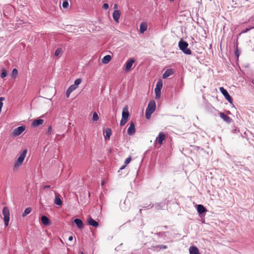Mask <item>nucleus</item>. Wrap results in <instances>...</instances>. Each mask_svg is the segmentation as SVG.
<instances>
[{"mask_svg":"<svg viewBox=\"0 0 254 254\" xmlns=\"http://www.w3.org/2000/svg\"><path fill=\"white\" fill-rule=\"evenodd\" d=\"M156 110V103L153 100L149 101L148 106L145 111V118L146 119H149L151 115Z\"/></svg>","mask_w":254,"mask_h":254,"instance_id":"nucleus-1","label":"nucleus"},{"mask_svg":"<svg viewBox=\"0 0 254 254\" xmlns=\"http://www.w3.org/2000/svg\"><path fill=\"white\" fill-rule=\"evenodd\" d=\"M188 43L181 39L178 43V46L180 50H181L185 54L190 55L191 54V50L188 48Z\"/></svg>","mask_w":254,"mask_h":254,"instance_id":"nucleus-2","label":"nucleus"},{"mask_svg":"<svg viewBox=\"0 0 254 254\" xmlns=\"http://www.w3.org/2000/svg\"><path fill=\"white\" fill-rule=\"evenodd\" d=\"M27 153V149L24 150L20 154L19 156L15 161L14 167H19L22 165Z\"/></svg>","mask_w":254,"mask_h":254,"instance_id":"nucleus-3","label":"nucleus"},{"mask_svg":"<svg viewBox=\"0 0 254 254\" xmlns=\"http://www.w3.org/2000/svg\"><path fill=\"white\" fill-rule=\"evenodd\" d=\"M2 213L3 215L4 225L5 226H7L9 221V210L8 208L6 206L4 207Z\"/></svg>","mask_w":254,"mask_h":254,"instance_id":"nucleus-4","label":"nucleus"},{"mask_svg":"<svg viewBox=\"0 0 254 254\" xmlns=\"http://www.w3.org/2000/svg\"><path fill=\"white\" fill-rule=\"evenodd\" d=\"M163 86L162 81L161 79H159L156 85V87L155 88V99H159L161 96V90Z\"/></svg>","mask_w":254,"mask_h":254,"instance_id":"nucleus-5","label":"nucleus"},{"mask_svg":"<svg viewBox=\"0 0 254 254\" xmlns=\"http://www.w3.org/2000/svg\"><path fill=\"white\" fill-rule=\"evenodd\" d=\"M219 90L223 95L225 97V99L230 103H232L233 99L230 96L227 91L223 87H220Z\"/></svg>","mask_w":254,"mask_h":254,"instance_id":"nucleus-6","label":"nucleus"},{"mask_svg":"<svg viewBox=\"0 0 254 254\" xmlns=\"http://www.w3.org/2000/svg\"><path fill=\"white\" fill-rule=\"evenodd\" d=\"M26 127L24 126H22L15 128L12 131V135L16 136L21 134L25 129Z\"/></svg>","mask_w":254,"mask_h":254,"instance_id":"nucleus-7","label":"nucleus"},{"mask_svg":"<svg viewBox=\"0 0 254 254\" xmlns=\"http://www.w3.org/2000/svg\"><path fill=\"white\" fill-rule=\"evenodd\" d=\"M166 135L163 132H160L156 137L155 141L157 142L160 145L162 144L163 141L166 139Z\"/></svg>","mask_w":254,"mask_h":254,"instance_id":"nucleus-8","label":"nucleus"},{"mask_svg":"<svg viewBox=\"0 0 254 254\" xmlns=\"http://www.w3.org/2000/svg\"><path fill=\"white\" fill-rule=\"evenodd\" d=\"M135 62V60L133 58L129 59L126 63L125 71L128 72L130 71L133 64Z\"/></svg>","mask_w":254,"mask_h":254,"instance_id":"nucleus-9","label":"nucleus"},{"mask_svg":"<svg viewBox=\"0 0 254 254\" xmlns=\"http://www.w3.org/2000/svg\"><path fill=\"white\" fill-rule=\"evenodd\" d=\"M129 135H133L135 132V127L133 122L130 123L129 127L127 130Z\"/></svg>","mask_w":254,"mask_h":254,"instance_id":"nucleus-10","label":"nucleus"},{"mask_svg":"<svg viewBox=\"0 0 254 254\" xmlns=\"http://www.w3.org/2000/svg\"><path fill=\"white\" fill-rule=\"evenodd\" d=\"M219 115L220 116V117L226 123H228V124H230V123H231V122L232 121V119L226 116V115H225L222 112H220L219 113Z\"/></svg>","mask_w":254,"mask_h":254,"instance_id":"nucleus-11","label":"nucleus"},{"mask_svg":"<svg viewBox=\"0 0 254 254\" xmlns=\"http://www.w3.org/2000/svg\"><path fill=\"white\" fill-rule=\"evenodd\" d=\"M122 118L128 120V118L129 116V114L128 111V106L126 105L123 109L122 112Z\"/></svg>","mask_w":254,"mask_h":254,"instance_id":"nucleus-12","label":"nucleus"},{"mask_svg":"<svg viewBox=\"0 0 254 254\" xmlns=\"http://www.w3.org/2000/svg\"><path fill=\"white\" fill-rule=\"evenodd\" d=\"M87 221L88 225L90 226H93L94 227H97L99 226L98 222L92 219L90 216L88 218Z\"/></svg>","mask_w":254,"mask_h":254,"instance_id":"nucleus-13","label":"nucleus"},{"mask_svg":"<svg viewBox=\"0 0 254 254\" xmlns=\"http://www.w3.org/2000/svg\"><path fill=\"white\" fill-rule=\"evenodd\" d=\"M121 16V12L119 10H115L113 13V17L114 20L117 23L119 22V20Z\"/></svg>","mask_w":254,"mask_h":254,"instance_id":"nucleus-14","label":"nucleus"},{"mask_svg":"<svg viewBox=\"0 0 254 254\" xmlns=\"http://www.w3.org/2000/svg\"><path fill=\"white\" fill-rule=\"evenodd\" d=\"M175 73V71L172 68H169L167 69L163 74V78L165 79L168 77L169 76Z\"/></svg>","mask_w":254,"mask_h":254,"instance_id":"nucleus-15","label":"nucleus"},{"mask_svg":"<svg viewBox=\"0 0 254 254\" xmlns=\"http://www.w3.org/2000/svg\"><path fill=\"white\" fill-rule=\"evenodd\" d=\"M112 131L110 128H107L105 131H104V138L105 140H109L111 135H112Z\"/></svg>","mask_w":254,"mask_h":254,"instance_id":"nucleus-16","label":"nucleus"},{"mask_svg":"<svg viewBox=\"0 0 254 254\" xmlns=\"http://www.w3.org/2000/svg\"><path fill=\"white\" fill-rule=\"evenodd\" d=\"M41 220L42 224L45 226H49L51 224L49 218L45 215L42 216Z\"/></svg>","mask_w":254,"mask_h":254,"instance_id":"nucleus-17","label":"nucleus"},{"mask_svg":"<svg viewBox=\"0 0 254 254\" xmlns=\"http://www.w3.org/2000/svg\"><path fill=\"white\" fill-rule=\"evenodd\" d=\"M54 203L59 206H62L63 202L62 199H61V196L60 194L57 193L55 194Z\"/></svg>","mask_w":254,"mask_h":254,"instance_id":"nucleus-18","label":"nucleus"},{"mask_svg":"<svg viewBox=\"0 0 254 254\" xmlns=\"http://www.w3.org/2000/svg\"><path fill=\"white\" fill-rule=\"evenodd\" d=\"M73 222L76 224L78 228L82 229L83 228V223L81 219L76 218L74 220Z\"/></svg>","mask_w":254,"mask_h":254,"instance_id":"nucleus-19","label":"nucleus"},{"mask_svg":"<svg viewBox=\"0 0 254 254\" xmlns=\"http://www.w3.org/2000/svg\"><path fill=\"white\" fill-rule=\"evenodd\" d=\"M147 29V24L146 22H141L140 25L139 31L143 34Z\"/></svg>","mask_w":254,"mask_h":254,"instance_id":"nucleus-20","label":"nucleus"},{"mask_svg":"<svg viewBox=\"0 0 254 254\" xmlns=\"http://www.w3.org/2000/svg\"><path fill=\"white\" fill-rule=\"evenodd\" d=\"M190 254H200L198 248L195 246H191L189 249Z\"/></svg>","mask_w":254,"mask_h":254,"instance_id":"nucleus-21","label":"nucleus"},{"mask_svg":"<svg viewBox=\"0 0 254 254\" xmlns=\"http://www.w3.org/2000/svg\"><path fill=\"white\" fill-rule=\"evenodd\" d=\"M44 123V120H42V119H37V120H35L32 124V126L34 127H37L38 126H39V125H41L42 124H43V123Z\"/></svg>","mask_w":254,"mask_h":254,"instance_id":"nucleus-22","label":"nucleus"},{"mask_svg":"<svg viewBox=\"0 0 254 254\" xmlns=\"http://www.w3.org/2000/svg\"><path fill=\"white\" fill-rule=\"evenodd\" d=\"M197 211L199 214H201L206 212L207 210L203 205L198 204L197 206Z\"/></svg>","mask_w":254,"mask_h":254,"instance_id":"nucleus-23","label":"nucleus"},{"mask_svg":"<svg viewBox=\"0 0 254 254\" xmlns=\"http://www.w3.org/2000/svg\"><path fill=\"white\" fill-rule=\"evenodd\" d=\"M167 246L166 245H158L155 246H152L151 249L154 251H159L161 249H166Z\"/></svg>","mask_w":254,"mask_h":254,"instance_id":"nucleus-24","label":"nucleus"},{"mask_svg":"<svg viewBox=\"0 0 254 254\" xmlns=\"http://www.w3.org/2000/svg\"><path fill=\"white\" fill-rule=\"evenodd\" d=\"M111 56L110 55H106L105 56H104L102 60V62L103 64H108V63H109V62L111 61Z\"/></svg>","mask_w":254,"mask_h":254,"instance_id":"nucleus-25","label":"nucleus"},{"mask_svg":"<svg viewBox=\"0 0 254 254\" xmlns=\"http://www.w3.org/2000/svg\"><path fill=\"white\" fill-rule=\"evenodd\" d=\"M76 89L74 88V87L72 86V85H70L68 89L66 90V96L67 98H68L70 94L73 91Z\"/></svg>","mask_w":254,"mask_h":254,"instance_id":"nucleus-26","label":"nucleus"},{"mask_svg":"<svg viewBox=\"0 0 254 254\" xmlns=\"http://www.w3.org/2000/svg\"><path fill=\"white\" fill-rule=\"evenodd\" d=\"M32 211V208L31 207H27L26 208L24 212L22 213V217H25L26 215H27L28 214H29Z\"/></svg>","mask_w":254,"mask_h":254,"instance_id":"nucleus-27","label":"nucleus"},{"mask_svg":"<svg viewBox=\"0 0 254 254\" xmlns=\"http://www.w3.org/2000/svg\"><path fill=\"white\" fill-rule=\"evenodd\" d=\"M82 82V79L81 78H78L75 80L74 84L71 85L72 86L74 87L75 89L77 88L78 85L81 83Z\"/></svg>","mask_w":254,"mask_h":254,"instance_id":"nucleus-28","label":"nucleus"},{"mask_svg":"<svg viewBox=\"0 0 254 254\" xmlns=\"http://www.w3.org/2000/svg\"><path fill=\"white\" fill-rule=\"evenodd\" d=\"M63 50L61 48H59L56 49L55 52V57H58L61 54L63 53Z\"/></svg>","mask_w":254,"mask_h":254,"instance_id":"nucleus-29","label":"nucleus"},{"mask_svg":"<svg viewBox=\"0 0 254 254\" xmlns=\"http://www.w3.org/2000/svg\"><path fill=\"white\" fill-rule=\"evenodd\" d=\"M7 75V71L4 68H1V73L0 75V77L2 78H4Z\"/></svg>","mask_w":254,"mask_h":254,"instance_id":"nucleus-30","label":"nucleus"},{"mask_svg":"<svg viewBox=\"0 0 254 254\" xmlns=\"http://www.w3.org/2000/svg\"><path fill=\"white\" fill-rule=\"evenodd\" d=\"M99 120V117L96 112H94L93 114L92 121L94 122L97 121Z\"/></svg>","mask_w":254,"mask_h":254,"instance_id":"nucleus-31","label":"nucleus"},{"mask_svg":"<svg viewBox=\"0 0 254 254\" xmlns=\"http://www.w3.org/2000/svg\"><path fill=\"white\" fill-rule=\"evenodd\" d=\"M253 28H254V26L253 27H250L247 28H246V29H245V30H244L242 31L241 32L240 34H241L245 33H246V32H248V31H249L251 29H253Z\"/></svg>","mask_w":254,"mask_h":254,"instance_id":"nucleus-32","label":"nucleus"},{"mask_svg":"<svg viewBox=\"0 0 254 254\" xmlns=\"http://www.w3.org/2000/svg\"><path fill=\"white\" fill-rule=\"evenodd\" d=\"M18 74V70L16 68L13 69L12 71V76L15 77Z\"/></svg>","mask_w":254,"mask_h":254,"instance_id":"nucleus-33","label":"nucleus"},{"mask_svg":"<svg viewBox=\"0 0 254 254\" xmlns=\"http://www.w3.org/2000/svg\"><path fill=\"white\" fill-rule=\"evenodd\" d=\"M235 56L238 58L240 55V52L239 51L238 48V44H236V48L235 50Z\"/></svg>","mask_w":254,"mask_h":254,"instance_id":"nucleus-34","label":"nucleus"},{"mask_svg":"<svg viewBox=\"0 0 254 254\" xmlns=\"http://www.w3.org/2000/svg\"><path fill=\"white\" fill-rule=\"evenodd\" d=\"M127 120L122 118L121 121L120 122V126H124L127 123Z\"/></svg>","mask_w":254,"mask_h":254,"instance_id":"nucleus-35","label":"nucleus"},{"mask_svg":"<svg viewBox=\"0 0 254 254\" xmlns=\"http://www.w3.org/2000/svg\"><path fill=\"white\" fill-rule=\"evenodd\" d=\"M127 120L122 118L121 121L120 122V126H124L127 123Z\"/></svg>","mask_w":254,"mask_h":254,"instance_id":"nucleus-36","label":"nucleus"},{"mask_svg":"<svg viewBox=\"0 0 254 254\" xmlns=\"http://www.w3.org/2000/svg\"><path fill=\"white\" fill-rule=\"evenodd\" d=\"M131 160V157L129 156L128 158H127L125 161V164L127 165L128 164H129Z\"/></svg>","mask_w":254,"mask_h":254,"instance_id":"nucleus-37","label":"nucleus"},{"mask_svg":"<svg viewBox=\"0 0 254 254\" xmlns=\"http://www.w3.org/2000/svg\"><path fill=\"white\" fill-rule=\"evenodd\" d=\"M62 6L64 8H66L68 6V3L66 0H64L63 2Z\"/></svg>","mask_w":254,"mask_h":254,"instance_id":"nucleus-38","label":"nucleus"},{"mask_svg":"<svg viewBox=\"0 0 254 254\" xmlns=\"http://www.w3.org/2000/svg\"><path fill=\"white\" fill-rule=\"evenodd\" d=\"M52 131V126H50L48 127V128L46 133L48 134H50L51 133Z\"/></svg>","mask_w":254,"mask_h":254,"instance_id":"nucleus-39","label":"nucleus"},{"mask_svg":"<svg viewBox=\"0 0 254 254\" xmlns=\"http://www.w3.org/2000/svg\"><path fill=\"white\" fill-rule=\"evenodd\" d=\"M109 8V4L108 3H104L103 5V8L104 9H107Z\"/></svg>","mask_w":254,"mask_h":254,"instance_id":"nucleus-40","label":"nucleus"},{"mask_svg":"<svg viewBox=\"0 0 254 254\" xmlns=\"http://www.w3.org/2000/svg\"><path fill=\"white\" fill-rule=\"evenodd\" d=\"M165 234V232H159V233H156L155 234L157 236H163L164 234Z\"/></svg>","mask_w":254,"mask_h":254,"instance_id":"nucleus-41","label":"nucleus"},{"mask_svg":"<svg viewBox=\"0 0 254 254\" xmlns=\"http://www.w3.org/2000/svg\"><path fill=\"white\" fill-rule=\"evenodd\" d=\"M51 188V186H50V185H45V186H44L43 187V189L44 190H45V189H49V188Z\"/></svg>","mask_w":254,"mask_h":254,"instance_id":"nucleus-42","label":"nucleus"},{"mask_svg":"<svg viewBox=\"0 0 254 254\" xmlns=\"http://www.w3.org/2000/svg\"><path fill=\"white\" fill-rule=\"evenodd\" d=\"M126 166H127V165H126V164H124V165L120 167V170H122L124 169Z\"/></svg>","mask_w":254,"mask_h":254,"instance_id":"nucleus-43","label":"nucleus"},{"mask_svg":"<svg viewBox=\"0 0 254 254\" xmlns=\"http://www.w3.org/2000/svg\"><path fill=\"white\" fill-rule=\"evenodd\" d=\"M73 240V237L72 236H70V237H69L68 238V240L71 241Z\"/></svg>","mask_w":254,"mask_h":254,"instance_id":"nucleus-44","label":"nucleus"},{"mask_svg":"<svg viewBox=\"0 0 254 254\" xmlns=\"http://www.w3.org/2000/svg\"><path fill=\"white\" fill-rule=\"evenodd\" d=\"M118 8V5L117 4H115L114 5V8L117 9Z\"/></svg>","mask_w":254,"mask_h":254,"instance_id":"nucleus-45","label":"nucleus"},{"mask_svg":"<svg viewBox=\"0 0 254 254\" xmlns=\"http://www.w3.org/2000/svg\"><path fill=\"white\" fill-rule=\"evenodd\" d=\"M104 184H105L104 181H102L101 182V186H103L104 185Z\"/></svg>","mask_w":254,"mask_h":254,"instance_id":"nucleus-46","label":"nucleus"},{"mask_svg":"<svg viewBox=\"0 0 254 254\" xmlns=\"http://www.w3.org/2000/svg\"><path fill=\"white\" fill-rule=\"evenodd\" d=\"M198 149H200L201 150H203V148H200V147H196Z\"/></svg>","mask_w":254,"mask_h":254,"instance_id":"nucleus-47","label":"nucleus"},{"mask_svg":"<svg viewBox=\"0 0 254 254\" xmlns=\"http://www.w3.org/2000/svg\"><path fill=\"white\" fill-rule=\"evenodd\" d=\"M159 207H160V204H156Z\"/></svg>","mask_w":254,"mask_h":254,"instance_id":"nucleus-48","label":"nucleus"},{"mask_svg":"<svg viewBox=\"0 0 254 254\" xmlns=\"http://www.w3.org/2000/svg\"><path fill=\"white\" fill-rule=\"evenodd\" d=\"M169 1H171V2H173V1H174V0H169Z\"/></svg>","mask_w":254,"mask_h":254,"instance_id":"nucleus-49","label":"nucleus"},{"mask_svg":"<svg viewBox=\"0 0 254 254\" xmlns=\"http://www.w3.org/2000/svg\"><path fill=\"white\" fill-rule=\"evenodd\" d=\"M164 227L165 228H166V229H167V226H165Z\"/></svg>","mask_w":254,"mask_h":254,"instance_id":"nucleus-50","label":"nucleus"},{"mask_svg":"<svg viewBox=\"0 0 254 254\" xmlns=\"http://www.w3.org/2000/svg\"><path fill=\"white\" fill-rule=\"evenodd\" d=\"M80 254H84L83 253V252H81Z\"/></svg>","mask_w":254,"mask_h":254,"instance_id":"nucleus-51","label":"nucleus"}]
</instances>
